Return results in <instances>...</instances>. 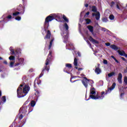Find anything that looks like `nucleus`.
I'll use <instances>...</instances> for the list:
<instances>
[{
	"label": "nucleus",
	"mask_w": 127,
	"mask_h": 127,
	"mask_svg": "<svg viewBox=\"0 0 127 127\" xmlns=\"http://www.w3.org/2000/svg\"><path fill=\"white\" fill-rule=\"evenodd\" d=\"M116 83L114 82L111 86V87H108L107 90H106V92L105 93V91H102L101 92V95H99V94H97L96 96L95 95H89V97L88 99L87 100V101H88L89 99L90 98L92 100H103L104 99V97H105L104 95H107L109 92L111 93L112 90H114V88H116Z\"/></svg>",
	"instance_id": "nucleus-1"
},
{
	"label": "nucleus",
	"mask_w": 127,
	"mask_h": 127,
	"mask_svg": "<svg viewBox=\"0 0 127 127\" xmlns=\"http://www.w3.org/2000/svg\"><path fill=\"white\" fill-rule=\"evenodd\" d=\"M29 90H30L29 86L26 85L23 87V84H20L17 89V96L18 98H23V97H25L29 92Z\"/></svg>",
	"instance_id": "nucleus-2"
},
{
	"label": "nucleus",
	"mask_w": 127,
	"mask_h": 127,
	"mask_svg": "<svg viewBox=\"0 0 127 127\" xmlns=\"http://www.w3.org/2000/svg\"><path fill=\"white\" fill-rule=\"evenodd\" d=\"M53 60V57L52 56V51H49V54L48 55L47 58L46 60L45 66L43 67L42 72L39 75V77L41 78L43 76L44 74V72L45 71H47V72H49V70L50 69V66L48 65Z\"/></svg>",
	"instance_id": "nucleus-3"
},
{
	"label": "nucleus",
	"mask_w": 127,
	"mask_h": 127,
	"mask_svg": "<svg viewBox=\"0 0 127 127\" xmlns=\"http://www.w3.org/2000/svg\"><path fill=\"white\" fill-rule=\"evenodd\" d=\"M55 18H58V19H60V14H53V15H50L48 16L45 21V26L48 24L49 25V22L50 21H52L54 19H55Z\"/></svg>",
	"instance_id": "nucleus-4"
},
{
	"label": "nucleus",
	"mask_w": 127,
	"mask_h": 127,
	"mask_svg": "<svg viewBox=\"0 0 127 127\" xmlns=\"http://www.w3.org/2000/svg\"><path fill=\"white\" fill-rule=\"evenodd\" d=\"M23 5L24 6L21 4H20L17 7L16 9L20 13V14H24V12H25V4L24 3Z\"/></svg>",
	"instance_id": "nucleus-5"
},
{
	"label": "nucleus",
	"mask_w": 127,
	"mask_h": 127,
	"mask_svg": "<svg viewBox=\"0 0 127 127\" xmlns=\"http://www.w3.org/2000/svg\"><path fill=\"white\" fill-rule=\"evenodd\" d=\"M83 78L85 80H82V83L83 85V86H84V87L85 88H88V83H87V82H90V83L93 85V83H94V81L92 80L91 79H88V78H87V77H84Z\"/></svg>",
	"instance_id": "nucleus-6"
},
{
	"label": "nucleus",
	"mask_w": 127,
	"mask_h": 127,
	"mask_svg": "<svg viewBox=\"0 0 127 127\" xmlns=\"http://www.w3.org/2000/svg\"><path fill=\"white\" fill-rule=\"evenodd\" d=\"M105 45L106 46H110V48L113 49V50H115V51H117V50L120 49V48L118 47L116 45H111V43H106Z\"/></svg>",
	"instance_id": "nucleus-7"
},
{
	"label": "nucleus",
	"mask_w": 127,
	"mask_h": 127,
	"mask_svg": "<svg viewBox=\"0 0 127 127\" xmlns=\"http://www.w3.org/2000/svg\"><path fill=\"white\" fill-rule=\"evenodd\" d=\"M24 62V59L22 58H20L19 59V62L16 63L14 64V67H16V66H19V65H21V64H23Z\"/></svg>",
	"instance_id": "nucleus-8"
},
{
	"label": "nucleus",
	"mask_w": 127,
	"mask_h": 127,
	"mask_svg": "<svg viewBox=\"0 0 127 127\" xmlns=\"http://www.w3.org/2000/svg\"><path fill=\"white\" fill-rule=\"evenodd\" d=\"M122 79H123V74H122V73H119L117 78L118 82H119V84L123 83V80H122Z\"/></svg>",
	"instance_id": "nucleus-9"
},
{
	"label": "nucleus",
	"mask_w": 127,
	"mask_h": 127,
	"mask_svg": "<svg viewBox=\"0 0 127 127\" xmlns=\"http://www.w3.org/2000/svg\"><path fill=\"white\" fill-rule=\"evenodd\" d=\"M89 41L92 42L93 44H99V41H97L96 40L94 39L92 36H90L89 38Z\"/></svg>",
	"instance_id": "nucleus-10"
},
{
	"label": "nucleus",
	"mask_w": 127,
	"mask_h": 127,
	"mask_svg": "<svg viewBox=\"0 0 127 127\" xmlns=\"http://www.w3.org/2000/svg\"><path fill=\"white\" fill-rule=\"evenodd\" d=\"M50 37H51V32H50V30H48L44 39H50Z\"/></svg>",
	"instance_id": "nucleus-11"
},
{
	"label": "nucleus",
	"mask_w": 127,
	"mask_h": 127,
	"mask_svg": "<svg viewBox=\"0 0 127 127\" xmlns=\"http://www.w3.org/2000/svg\"><path fill=\"white\" fill-rule=\"evenodd\" d=\"M90 94L92 96L96 95V89H95V88L93 87L92 88H90Z\"/></svg>",
	"instance_id": "nucleus-12"
},
{
	"label": "nucleus",
	"mask_w": 127,
	"mask_h": 127,
	"mask_svg": "<svg viewBox=\"0 0 127 127\" xmlns=\"http://www.w3.org/2000/svg\"><path fill=\"white\" fill-rule=\"evenodd\" d=\"M95 72L97 75H99V74H101V73H102V70L99 67H97L95 68Z\"/></svg>",
	"instance_id": "nucleus-13"
},
{
	"label": "nucleus",
	"mask_w": 127,
	"mask_h": 127,
	"mask_svg": "<svg viewBox=\"0 0 127 127\" xmlns=\"http://www.w3.org/2000/svg\"><path fill=\"white\" fill-rule=\"evenodd\" d=\"M88 29L91 32V33H94V27L91 25H89L87 26Z\"/></svg>",
	"instance_id": "nucleus-14"
},
{
	"label": "nucleus",
	"mask_w": 127,
	"mask_h": 127,
	"mask_svg": "<svg viewBox=\"0 0 127 127\" xmlns=\"http://www.w3.org/2000/svg\"><path fill=\"white\" fill-rule=\"evenodd\" d=\"M101 15L100 14V12H97L95 15V18L96 20H100V17Z\"/></svg>",
	"instance_id": "nucleus-15"
},
{
	"label": "nucleus",
	"mask_w": 127,
	"mask_h": 127,
	"mask_svg": "<svg viewBox=\"0 0 127 127\" xmlns=\"http://www.w3.org/2000/svg\"><path fill=\"white\" fill-rule=\"evenodd\" d=\"M91 10L93 12H98V9H97V7L95 5L92 6Z\"/></svg>",
	"instance_id": "nucleus-16"
},
{
	"label": "nucleus",
	"mask_w": 127,
	"mask_h": 127,
	"mask_svg": "<svg viewBox=\"0 0 127 127\" xmlns=\"http://www.w3.org/2000/svg\"><path fill=\"white\" fill-rule=\"evenodd\" d=\"M53 41H54V38L51 39L50 42V44L49 45V50H50L51 49V47H52V43H53Z\"/></svg>",
	"instance_id": "nucleus-17"
},
{
	"label": "nucleus",
	"mask_w": 127,
	"mask_h": 127,
	"mask_svg": "<svg viewBox=\"0 0 127 127\" xmlns=\"http://www.w3.org/2000/svg\"><path fill=\"white\" fill-rule=\"evenodd\" d=\"M10 51L11 52V55H15V53L16 54H17V53H18V52H17V51L14 52V49H10Z\"/></svg>",
	"instance_id": "nucleus-18"
},
{
	"label": "nucleus",
	"mask_w": 127,
	"mask_h": 127,
	"mask_svg": "<svg viewBox=\"0 0 127 127\" xmlns=\"http://www.w3.org/2000/svg\"><path fill=\"white\" fill-rule=\"evenodd\" d=\"M117 52L118 53H119V55H121V56H124V55H125V54L126 53L124 51H121L120 50H118Z\"/></svg>",
	"instance_id": "nucleus-19"
},
{
	"label": "nucleus",
	"mask_w": 127,
	"mask_h": 127,
	"mask_svg": "<svg viewBox=\"0 0 127 127\" xmlns=\"http://www.w3.org/2000/svg\"><path fill=\"white\" fill-rule=\"evenodd\" d=\"M12 16H11V15H8L5 18L3 19V20L2 21H0V22H2V21L3 22H4V20H5V19H6V18H7L8 19H11Z\"/></svg>",
	"instance_id": "nucleus-20"
},
{
	"label": "nucleus",
	"mask_w": 127,
	"mask_h": 127,
	"mask_svg": "<svg viewBox=\"0 0 127 127\" xmlns=\"http://www.w3.org/2000/svg\"><path fill=\"white\" fill-rule=\"evenodd\" d=\"M63 18L65 22H67V23L69 22V19H68V18H67L65 15H63Z\"/></svg>",
	"instance_id": "nucleus-21"
},
{
	"label": "nucleus",
	"mask_w": 127,
	"mask_h": 127,
	"mask_svg": "<svg viewBox=\"0 0 127 127\" xmlns=\"http://www.w3.org/2000/svg\"><path fill=\"white\" fill-rule=\"evenodd\" d=\"M73 64L74 66H78V60L76 58L74 59Z\"/></svg>",
	"instance_id": "nucleus-22"
},
{
	"label": "nucleus",
	"mask_w": 127,
	"mask_h": 127,
	"mask_svg": "<svg viewBox=\"0 0 127 127\" xmlns=\"http://www.w3.org/2000/svg\"><path fill=\"white\" fill-rule=\"evenodd\" d=\"M64 27L65 28L66 31H68V30H69V26H68L67 23H65L64 24Z\"/></svg>",
	"instance_id": "nucleus-23"
},
{
	"label": "nucleus",
	"mask_w": 127,
	"mask_h": 127,
	"mask_svg": "<svg viewBox=\"0 0 127 127\" xmlns=\"http://www.w3.org/2000/svg\"><path fill=\"white\" fill-rule=\"evenodd\" d=\"M9 60L11 61H14V60H15V57L13 56H10L9 57Z\"/></svg>",
	"instance_id": "nucleus-24"
},
{
	"label": "nucleus",
	"mask_w": 127,
	"mask_h": 127,
	"mask_svg": "<svg viewBox=\"0 0 127 127\" xmlns=\"http://www.w3.org/2000/svg\"><path fill=\"white\" fill-rule=\"evenodd\" d=\"M116 75V73L115 72H112L108 74V77H112V76H115Z\"/></svg>",
	"instance_id": "nucleus-25"
},
{
	"label": "nucleus",
	"mask_w": 127,
	"mask_h": 127,
	"mask_svg": "<svg viewBox=\"0 0 127 127\" xmlns=\"http://www.w3.org/2000/svg\"><path fill=\"white\" fill-rule=\"evenodd\" d=\"M18 14H20V13L18 11H16V12L12 13L13 16H17V15H18Z\"/></svg>",
	"instance_id": "nucleus-26"
},
{
	"label": "nucleus",
	"mask_w": 127,
	"mask_h": 127,
	"mask_svg": "<svg viewBox=\"0 0 127 127\" xmlns=\"http://www.w3.org/2000/svg\"><path fill=\"white\" fill-rule=\"evenodd\" d=\"M30 104H31V106L33 108V107H34V106H35L36 103L34 101L32 100Z\"/></svg>",
	"instance_id": "nucleus-27"
},
{
	"label": "nucleus",
	"mask_w": 127,
	"mask_h": 127,
	"mask_svg": "<svg viewBox=\"0 0 127 127\" xmlns=\"http://www.w3.org/2000/svg\"><path fill=\"white\" fill-rule=\"evenodd\" d=\"M85 21L86 22V24H90V23H91V19L89 18L85 19Z\"/></svg>",
	"instance_id": "nucleus-28"
},
{
	"label": "nucleus",
	"mask_w": 127,
	"mask_h": 127,
	"mask_svg": "<svg viewBox=\"0 0 127 127\" xmlns=\"http://www.w3.org/2000/svg\"><path fill=\"white\" fill-rule=\"evenodd\" d=\"M65 67H67L68 68V69H70V68H72V64H65Z\"/></svg>",
	"instance_id": "nucleus-29"
},
{
	"label": "nucleus",
	"mask_w": 127,
	"mask_h": 127,
	"mask_svg": "<svg viewBox=\"0 0 127 127\" xmlns=\"http://www.w3.org/2000/svg\"><path fill=\"white\" fill-rule=\"evenodd\" d=\"M109 18L110 20H114V19H115V16H114L113 14H111L109 16Z\"/></svg>",
	"instance_id": "nucleus-30"
},
{
	"label": "nucleus",
	"mask_w": 127,
	"mask_h": 127,
	"mask_svg": "<svg viewBox=\"0 0 127 127\" xmlns=\"http://www.w3.org/2000/svg\"><path fill=\"white\" fill-rule=\"evenodd\" d=\"M15 19L16 20H17L18 21H20V20H21V17L19 16H16L15 18Z\"/></svg>",
	"instance_id": "nucleus-31"
},
{
	"label": "nucleus",
	"mask_w": 127,
	"mask_h": 127,
	"mask_svg": "<svg viewBox=\"0 0 127 127\" xmlns=\"http://www.w3.org/2000/svg\"><path fill=\"white\" fill-rule=\"evenodd\" d=\"M2 101H3V103H5V102H6V98L5 96L2 97Z\"/></svg>",
	"instance_id": "nucleus-32"
},
{
	"label": "nucleus",
	"mask_w": 127,
	"mask_h": 127,
	"mask_svg": "<svg viewBox=\"0 0 127 127\" xmlns=\"http://www.w3.org/2000/svg\"><path fill=\"white\" fill-rule=\"evenodd\" d=\"M13 65H14V62H11L10 63V67H11V68H12V67H13Z\"/></svg>",
	"instance_id": "nucleus-33"
},
{
	"label": "nucleus",
	"mask_w": 127,
	"mask_h": 127,
	"mask_svg": "<svg viewBox=\"0 0 127 127\" xmlns=\"http://www.w3.org/2000/svg\"><path fill=\"white\" fill-rule=\"evenodd\" d=\"M22 119H23V115L22 114H21L19 116V120L20 121H21V120H22Z\"/></svg>",
	"instance_id": "nucleus-34"
},
{
	"label": "nucleus",
	"mask_w": 127,
	"mask_h": 127,
	"mask_svg": "<svg viewBox=\"0 0 127 127\" xmlns=\"http://www.w3.org/2000/svg\"><path fill=\"white\" fill-rule=\"evenodd\" d=\"M124 83L127 85V76H125L124 77Z\"/></svg>",
	"instance_id": "nucleus-35"
},
{
	"label": "nucleus",
	"mask_w": 127,
	"mask_h": 127,
	"mask_svg": "<svg viewBox=\"0 0 127 127\" xmlns=\"http://www.w3.org/2000/svg\"><path fill=\"white\" fill-rule=\"evenodd\" d=\"M102 21L103 22H107V21H108V19L107 18H103Z\"/></svg>",
	"instance_id": "nucleus-36"
},
{
	"label": "nucleus",
	"mask_w": 127,
	"mask_h": 127,
	"mask_svg": "<svg viewBox=\"0 0 127 127\" xmlns=\"http://www.w3.org/2000/svg\"><path fill=\"white\" fill-rule=\"evenodd\" d=\"M115 4V2L114 1H112L111 3H110V6L111 7H113L114 6V5Z\"/></svg>",
	"instance_id": "nucleus-37"
},
{
	"label": "nucleus",
	"mask_w": 127,
	"mask_h": 127,
	"mask_svg": "<svg viewBox=\"0 0 127 127\" xmlns=\"http://www.w3.org/2000/svg\"><path fill=\"white\" fill-rule=\"evenodd\" d=\"M35 94V95H38L39 97L40 96V92H39V91H37Z\"/></svg>",
	"instance_id": "nucleus-38"
},
{
	"label": "nucleus",
	"mask_w": 127,
	"mask_h": 127,
	"mask_svg": "<svg viewBox=\"0 0 127 127\" xmlns=\"http://www.w3.org/2000/svg\"><path fill=\"white\" fill-rule=\"evenodd\" d=\"M103 63H104V64H108V61H107V60H104Z\"/></svg>",
	"instance_id": "nucleus-39"
},
{
	"label": "nucleus",
	"mask_w": 127,
	"mask_h": 127,
	"mask_svg": "<svg viewBox=\"0 0 127 127\" xmlns=\"http://www.w3.org/2000/svg\"><path fill=\"white\" fill-rule=\"evenodd\" d=\"M124 95H125V93H122L120 94L121 99H123V96H124Z\"/></svg>",
	"instance_id": "nucleus-40"
},
{
	"label": "nucleus",
	"mask_w": 127,
	"mask_h": 127,
	"mask_svg": "<svg viewBox=\"0 0 127 127\" xmlns=\"http://www.w3.org/2000/svg\"><path fill=\"white\" fill-rule=\"evenodd\" d=\"M65 40L64 41V43H66L68 41V37L64 38Z\"/></svg>",
	"instance_id": "nucleus-41"
},
{
	"label": "nucleus",
	"mask_w": 127,
	"mask_h": 127,
	"mask_svg": "<svg viewBox=\"0 0 127 127\" xmlns=\"http://www.w3.org/2000/svg\"><path fill=\"white\" fill-rule=\"evenodd\" d=\"M89 14H90V12L88 11L86 13L84 17H86V15H89Z\"/></svg>",
	"instance_id": "nucleus-42"
},
{
	"label": "nucleus",
	"mask_w": 127,
	"mask_h": 127,
	"mask_svg": "<svg viewBox=\"0 0 127 127\" xmlns=\"http://www.w3.org/2000/svg\"><path fill=\"white\" fill-rule=\"evenodd\" d=\"M3 64H5V65H7V62L6 61H4L3 62Z\"/></svg>",
	"instance_id": "nucleus-43"
},
{
	"label": "nucleus",
	"mask_w": 127,
	"mask_h": 127,
	"mask_svg": "<svg viewBox=\"0 0 127 127\" xmlns=\"http://www.w3.org/2000/svg\"><path fill=\"white\" fill-rule=\"evenodd\" d=\"M121 59H122L123 61H127V60L124 57H121Z\"/></svg>",
	"instance_id": "nucleus-44"
},
{
	"label": "nucleus",
	"mask_w": 127,
	"mask_h": 127,
	"mask_svg": "<svg viewBox=\"0 0 127 127\" xmlns=\"http://www.w3.org/2000/svg\"><path fill=\"white\" fill-rule=\"evenodd\" d=\"M116 7L118 9H121V8H120V6H119V4H117L116 5Z\"/></svg>",
	"instance_id": "nucleus-45"
},
{
	"label": "nucleus",
	"mask_w": 127,
	"mask_h": 127,
	"mask_svg": "<svg viewBox=\"0 0 127 127\" xmlns=\"http://www.w3.org/2000/svg\"><path fill=\"white\" fill-rule=\"evenodd\" d=\"M83 70V68L79 67L78 68V71H82Z\"/></svg>",
	"instance_id": "nucleus-46"
},
{
	"label": "nucleus",
	"mask_w": 127,
	"mask_h": 127,
	"mask_svg": "<svg viewBox=\"0 0 127 127\" xmlns=\"http://www.w3.org/2000/svg\"><path fill=\"white\" fill-rule=\"evenodd\" d=\"M84 6H85V7H88V6H89V4H88V3L85 4Z\"/></svg>",
	"instance_id": "nucleus-47"
},
{
	"label": "nucleus",
	"mask_w": 127,
	"mask_h": 127,
	"mask_svg": "<svg viewBox=\"0 0 127 127\" xmlns=\"http://www.w3.org/2000/svg\"><path fill=\"white\" fill-rule=\"evenodd\" d=\"M77 55H78V56H79V57H80L81 56V53L80 52H77Z\"/></svg>",
	"instance_id": "nucleus-48"
},
{
	"label": "nucleus",
	"mask_w": 127,
	"mask_h": 127,
	"mask_svg": "<svg viewBox=\"0 0 127 127\" xmlns=\"http://www.w3.org/2000/svg\"><path fill=\"white\" fill-rule=\"evenodd\" d=\"M68 45H69V46H73V43H70L69 44H68Z\"/></svg>",
	"instance_id": "nucleus-49"
},
{
	"label": "nucleus",
	"mask_w": 127,
	"mask_h": 127,
	"mask_svg": "<svg viewBox=\"0 0 127 127\" xmlns=\"http://www.w3.org/2000/svg\"><path fill=\"white\" fill-rule=\"evenodd\" d=\"M115 61L117 63H119V61H118V60H117V59H114Z\"/></svg>",
	"instance_id": "nucleus-50"
},
{
	"label": "nucleus",
	"mask_w": 127,
	"mask_h": 127,
	"mask_svg": "<svg viewBox=\"0 0 127 127\" xmlns=\"http://www.w3.org/2000/svg\"><path fill=\"white\" fill-rule=\"evenodd\" d=\"M34 70L32 68H31L29 70V72H33Z\"/></svg>",
	"instance_id": "nucleus-51"
},
{
	"label": "nucleus",
	"mask_w": 127,
	"mask_h": 127,
	"mask_svg": "<svg viewBox=\"0 0 127 127\" xmlns=\"http://www.w3.org/2000/svg\"><path fill=\"white\" fill-rule=\"evenodd\" d=\"M123 56H125L126 58H127V54H126V53L124 54V55Z\"/></svg>",
	"instance_id": "nucleus-52"
},
{
	"label": "nucleus",
	"mask_w": 127,
	"mask_h": 127,
	"mask_svg": "<svg viewBox=\"0 0 127 127\" xmlns=\"http://www.w3.org/2000/svg\"><path fill=\"white\" fill-rule=\"evenodd\" d=\"M92 16H96V14L95 13H92Z\"/></svg>",
	"instance_id": "nucleus-53"
},
{
	"label": "nucleus",
	"mask_w": 127,
	"mask_h": 127,
	"mask_svg": "<svg viewBox=\"0 0 127 127\" xmlns=\"http://www.w3.org/2000/svg\"><path fill=\"white\" fill-rule=\"evenodd\" d=\"M77 81H80V79L75 80L73 81V82H72V83H74V82H76Z\"/></svg>",
	"instance_id": "nucleus-54"
},
{
	"label": "nucleus",
	"mask_w": 127,
	"mask_h": 127,
	"mask_svg": "<svg viewBox=\"0 0 127 127\" xmlns=\"http://www.w3.org/2000/svg\"><path fill=\"white\" fill-rule=\"evenodd\" d=\"M111 57L113 58V59L115 60L116 58L114 56H112Z\"/></svg>",
	"instance_id": "nucleus-55"
},
{
	"label": "nucleus",
	"mask_w": 127,
	"mask_h": 127,
	"mask_svg": "<svg viewBox=\"0 0 127 127\" xmlns=\"http://www.w3.org/2000/svg\"><path fill=\"white\" fill-rule=\"evenodd\" d=\"M87 43H88V44H89V45H90V46H91V43H90V42L88 41V42H87Z\"/></svg>",
	"instance_id": "nucleus-56"
},
{
	"label": "nucleus",
	"mask_w": 127,
	"mask_h": 127,
	"mask_svg": "<svg viewBox=\"0 0 127 127\" xmlns=\"http://www.w3.org/2000/svg\"><path fill=\"white\" fill-rule=\"evenodd\" d=\"M0 97H1V91L0 90Z\"/></svg>",
	"instance_id": "nucleus-57"
},
{
	"label": "nucleus",
	"mask_w": 127,
	"mask_h": 127,
	"mask_svg": "<svg viewBox=\"0 0 127 127\" xmlns=\"http://www.w3.org/2000/svg\"><path fill=\"white\" fill-rule=\"evenodd\" d=\"M75 69H77V70H78V69H79V68H78V67H77V66H75Z\"/></svg>",
	"instance_id": "nucleus-58"
},
{
	"label": "nucleus",
	"mask_w": 127,
	"mask_h": 127,
	"mask_svg": "<svg viewBox=\"0 0 127 127\" xmlns=\"http://www.w3.org/2000/svg\"><path fill=\"white\" fill-rule=\"evenodd\" d=\"M97 65H98V67H100V64H97Z\"/></svg>",
	"instance_id": "nucleus-59"
},
{
	"label": "nucleus",
	"mask_w": 127,
	"mask_h": 127,
	"mask_svg": "<svg viewBox=\"0 0 127 127\" xmlns=\"http://www.w3.org/2000/svg\"><path fill=\"white\" fill-rule=\"evenodd\" d=\"M10 49H13V48H12V47H10Z\"/></svg>",
	"instance_id": "nucleus-60"
},
{
	"label": "nucleus",
	"mask_w": 127,
	"mask_h": 127,
	"mask_svg": "<svg viewBox=\"0 0 127 127\" xmlns=\"http://www.w3.org/2000/svg\"><path fill=\"white\" fill-rule=\"evenodd\" d=\"M0 60H2V58L0 57Z\"/></svg>",
	"instance_id": "nucleus-61"
},
{
	"label": "nucleus",
	"mask_w": 127,
	"mask_h": 127,
	"mask_svg": "<svg viewBox=\"0 0 127 127\" xmlns=\"http://www.w3.org/2000/svg\"><path fill=\"white\" fill-rule=\"evenodd\" d=\"M40 83L41 82H40V83L37 82L38 85H39V84H40Z\"/></svg>",
	"instance_id": "nucleus-62"
},
{
	"label": "nucleus",
	"mask_w": 127,
	"mask_h": 127,
	"mask_svg": "<svg viewBox=\"0 0 127 127\" xmlns=\"http://www.w3.org/2000/svg\"><path fill=\"white\" fill-rule=\"evenodd\" d=\"M9 127H12V126H9Z\"/></svg>",
	"instance_id": "nucleus-63"
},
{
	"label": "nucleus",
	"mask_w": 127,
	"mask_h": 127,
	"mask_svg": "<svg viewBox=\"0 0 127 127\" xmlns=\"http://www.w3.org/2000/svg\"><path fill=\"white\" fill-rule=\"evenodd\" d=\"M45 31H46V29H45Z\"/></svg>",
	"instance_id": "nucleus-64"
}]
</instances>
